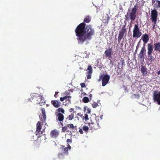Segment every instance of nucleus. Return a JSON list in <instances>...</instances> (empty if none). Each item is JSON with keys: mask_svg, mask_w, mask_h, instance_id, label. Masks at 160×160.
<instances>
[{"mask_svg": "<svg viewBox=\"0 0 160 160\" xmlns=\"http://www.w3.org/2000/svg\"><path fill=\"white\" fill-rule=\"evenodd\" d=\"M86 26L85 23L82 22L77 26L75 29L76 35L77 37V39L79 44L83 43V37L85 35Z\"/></svg>", "mask_w": 160, "mask_h": 160, "instance_id": "nucleus-1", "label": "nucleus"}, {"mask_svg": "<svg viewBox=\"0 0 160 160\" xmlns=\"http://www.w3.org/2000/svg\"><path fill=\"white\" fill-rule=\"evenodd\" d=\"M85 35L83 37V43L87 40H90L94 35L95 30L91 25L86 26Z\"/></svg>", "mask_w": 160, "mask_h": 160, "instance_id": "nucleus-2", "label": "nucleus"}, {"mask_svg": "<svg viewBox=\"0 0 160 160\" xmlns=\"http://www.w3.org/2000/svg\"><path fill=\"white\" fill-rule=\"evenodd\" d=\"M137 9V7L135 5L131 11H128L127 15L125 16L126 20L128 21L129 20H131V21L134 20L136 17Z\"/></svg>", "mask_w": 160, "mask_h": 160, "instance_id": "nucleus-3", "label": "nucleus"}, {"mask_svg": "<svg viewBox=\"0 0 160 160\" xmlns=\"http://www.w3.org/2000/svg\"><path fill=\"white\" fill-rule=\"evenodd\" d=\"M147 49V54L148 55L149 60L151 62H152L154 60V57L152 56V53L153 51V45L152 44L149 43L148 44Z\"/></svg>", "mask_w": 160, "mask_h": 160, "instance_id": "nucleus-4", "label": "nucleus"}, {"mask_svg": "<svg viewBox=\"0 0 160 160\" xmlns=\"http://www.w3.org/2000/svg\"><path fill=\"white\" fill-rule=\"evenodd\" d=\"M142 34V32L140 31L138 24H135L133 30V37L138 38H139Z\"/></svg>", "mask_w": 160, "mask_h": 160, "instance_id": "nucleus-5", "label": "nucleus"}, {"mask_svg": "<svg viewBox=\"0 0 160 160\" xmlns=\"http://www.w3.org/2000/svg\"><path fill=\"white\" fill-rule=\"evenodd\" d=\"M153 99L155 102H157L158 105H160V91L158 92L157 91L153 92Z\"/></svg>", "mask_w": 160, "mask_h": 160, "instance_id": "nucleus-6", "label": "nucleus"}, {"mask_svg": "<svg viewBox=\"0 0 160 160\" xmlns=\"http://www.w3.org/2000/svg\"><path fill=\"white\" fill-rule=\"evenodd\" d=\"M126 29L124 27H122L121 29L119 30L118 36V43H120L121 40L124 36V35L126 33Z\"/></svg>", "mask_w": 160, "mask_h": 160, "instance_id": "nucleus-7", "label": "nucleus"}, {"mask_svg": "<svg viewBox=\"0 0 160 160\" xmlns=\"http://www.w3.org/2000/svg\"><path fill=\"white\" fill-rule=\"evenodd\" d=\"M158 12L156 10L154 9L151 11V17L152 21H157Z\"/></svg>", "mask_w": 160, "mask_h": 160, "instance_id": "nucleus-8", "label": "nucleus"}, {"mask_svg": "<svg viewBox=\"0 0 160 160\" xmlns=\"http://www.w3.org/2000/svg\"><path fill=\"white\" fill-rule=\"evenodd\" d=\"M110 78V75L107 74L104 75L102 79V85L104 87L108 82Z\"/></svg>", "mask_w": 160, "mask_h": 160, "instance_id": "nucleus-9", "label": "nucleus"}, {"mask_svg": "<svg viewBox=\"0 0 160 160\" xmlns=\"http://www.w3.org/2000/svg\"><path fill=\"white\" fill-rule=\"evenodd\" d=\"M59 134V131L56 129L52 130L50 132V137L54 139H56Z\"/></svg>", "mask_w": 160, "mask_h": 160, "instance_id": "nucleus-10", "label": "nucleus"}, {"mask_svg": "<svg viewBox=\"0 0 160 160\" xmlns=\"http://www.w3.org/2000/svg\"><path fill=\"white\" fill-rule=\"evenodd\" d=\"M65 92L67 94V96L63 97L60 98V100L61 102H63L64 101V100L67 99L66 101H68V103H70L71 100L70 98H71V97L69 96L70 93L67 91H66Z\"/></svg>", "mask_w": 160, "mask_h": 160, "instance_id": "nucleus-11", "label": "nucleus"}, {"mask_svg": "<svg viewBox=\"0 0 160 160\" xmlns=\"http://www.w3.org/2000/svg\"><path fill=\"white\" fill-rule=\"evenodd\" d=\"M88 72L87 73V79H90L91 78V75L92 73V69L91 65L88 66L87 69V70Z\"/></svg>", "mask_w": 160, "mask_h": 160, "instance_id": "nucleus-12", "label": "nucleus"}, {"mask_svg": "<svg viewBox=\"0 0 160 160\" xmlns=\"http://www.w3.org/2000/svg\"><path fill=\"white\" fill-rule=\"evenodd\" d=\"M67 127L70 130V132H75L77 130V127L76 126H74L72 124H67Z\"/></svg>", "mask_w": 160, "mask_h": 160, "instance_id": "nucleus-13", "label": "nucleus"}, {"mask_svg": "<svg viewBox=\"0 0 160 160\" xmlns=\"http://www.w3.org/2000/svg\"><path fill=\"white\" fill-rule=\"evenodd\" d=\"M112 49L111 48L109 47V48L105 50L104 52V54L106 57L109 58H112Z\"/></svg>", "mask_w": 160, "mask_h": 160, "instance_id": "nucleus-14", "label": "nucleus"}, {"mask_svg": "<svg viewBox=\"0 0 160 160\" xmlns=\"http://www.w3.org/2000/svg\"><path fill=\"white\" fill-rule=\"evenodd\" d=\"M56 115V118L57 120H58L60 122H63L64 120V115L61 113H55Z\"/></svg>", "mask_w": 160, "mask_h": 160, "instance_id": "nucleus-15", "label": "nucleus"}, {"mask_svg": "<svg viewBox=\"0 0 160 160\" xmlns=\"http://www.w3.org/2000/svg\"><path fill=\"white\" fill-rule=\"evenodd\" d=\"M41 112L42 114V117L40 119L42 121V123H45L46 122V111L44 108H41Z\"/></svg>", "mask_w": 160, "mask_h": 160, "instance_id": "nucleus-16", "label": "nucleus"}, {"mask_svg": "<svg viewBox=\"0 0 160 160\" xmlns=\"http://www.w3.org/2000/svg\"><path fill=\"white\" fill-rule=\"evenodd\" d=\"M51 103L54 107L57 108L60 107L61 102L58 100H52Z\"/></svg>", "mask_w": 160, "mask_h": 160, "instance_id": "nucleus-17", "label": "nucleus"}, {"mask_svg": "<svg viewBox=\"0 0 160 160\" xmlns=\"http://www.w3.org/2000/svg\"><path fill=\"white\" fill-rule=\"evenodd\" d=\"M89 126L91 128V129H97L99 127L98 123L96 121L95 122H92L89 124Z\"/></svg>", "mask_w": 160, "mask_h": 160, "instance_id": "nucleus-18", "label": "nucleus"}, {"mask_svg": "<svg viewBox=\"0 0 160 160\" xmlns=\"http://www.w3.org/2000/svg\"><path fill=\"white\" fill-rule=\"evenodd\" d=\"M152 3L153 4V7L155 8H160V1L152 0Z\"/></svg>", "mask_w": 160, "mask_h": 160, "instance_id": "nucleus-19", "label": "nucleus"}, {"mask_svg": "<svg viewBox=\"0 0 160 160\" xmlns=\"http://www.w3.org/2000/svg\"><path fill=\"white\" fill-rule=\"evenodd\" d=\"M142 39L144 44L147 43L149 40L148 35L146 33L143 34L142 36Z\"/></svg>", "mask_w": 160, "mask_h": 160, "instance_id": "nucleus-20", "label": "nucleus"}, {"mask_svg": "<svg viewBox=\"0 0 160 160\" xmlns=\"http://www.w3.org/2000/svg\"><path fill=\"white\" fill-rule=\"evenodd\" d=\"M153 48L154 51L160 52V42L154 43Z\"/></svg>", "mask_w": 160, "mask_h": 160, "instance_id": "nucleus-21", "label": "nucleus"}, {"mask_svg": "<svg viewBox=\"0 0 160 160\" xmlns=\"http://www.w3.org/2000/svg\"><path fill=\"white\" fill-rule=\"evenodd\" d=\"M141 72L143 76L146 75L147 73L146 68L143 65L141 66Z\"/></svg>", "mask_w": 160, "mask_h": 160, "instance_id": "nucleus-22", "label": "nucleus"}, {"mask_svg": "<svg viewBox=\"0 0 160 160\" xmlns=\"http://www.w3.org/2000/svg\"><path fill=\"white\" fill-rule=\"evenodd\" d=\"M146 49L144 47H143L141 49L139 54V57L140 59H142L144 56L145 53L144 52H146Z\"/></svg>", "mask_w": 160, "mask_h": 160, "instance_id": "nucleus-23", "label": "nucleus"}, {"mask_svg": "<svg viewBox=\"0 0 160 160\" xmlns=\"http://www.w3.org/2000/svg\"><path fill=\"white\" fill-rule=\"evenodd\" d=\"M42 129V125L41 122L40 121H38L36 124V131L38 132V134L40 133V131Z\"/></svg>", "mask_w": 160, "mask_h": 160, "instance_id": "nucleus-24", "label": "nucleus"}, {"mask_svg": "<svg viewBox=\"0 0 160 160\" xmlns=\"http://www.w3.org/2000/svg\"><path fill=\"white\" fill-rule=\"evenodd\" d=\"M42 97L41 96H38L35 97V100L37 101L36 103L37 104H39L40 105L41 100H42Z\"/></svg>", "mask_w": 160, "mask_h": 160, "instance_id": "nucleus-25", "label": "nucleus"}, {"mask_svg": "<svg viewBox=\"0 0 160 160\" xmlns=\"http://www.w3.org/2000/svg\"><path fill=\"white\" fill-rule=\"evenodd\" d=\"M62 148L63 149L62 151L63 153H66L67 154L68 153V148L67 147H65V146L63 145H61V146Z\"/></svg>", "mask_w": 160, "mask_h": 160, "instance_id": "nucleus-26", "label": "nucleus"}, {"mask_svg": "<svg viewBox=\"0 0 160 160\" xmlns=\"http://www.w3.org/2000/svg\"><path fill=\"white\" fill-rule=\"evenodd\" d=\"M91 21V18L88 16H87L84 18L83 20V22L85 23H88Z\"/></svg>", "mask_w": 160, "mask_h": 160, "instance_id": "nucleus-27", "label": "nucleus"}, {"mask_svg": "<svg viewBox=\"0 0 160 160\" xmlns=\"http://www.w3.org/2000/svg\"><path fill=\"white\" fill-rule=\"evenodd\" d=\"M56 111L58 112V113L61 112V113L62 114H64L65 113L64 110L61 108H58L56 110Z\"/></svg>", "mask_w": 160, "mask_h": 160, "instance_id": "nucleus-28", "label": "nucleus"}, {"mask_svg": "<svg viewBox=\"0 0 160 160\" xmlns=\"http://www.w3.org/2000/svg\"><path fill=\"white\" fill-rule=\"evenodd\" d=\"M68 127H67V125L64 127H62V131L63 132H65L66 131H69V130H68Z\"/></svg>", "mask_w": 160, "mask_h": 160, "instance_id": "nucleus-29", "label": "nucleus"}, {"mask_svg": "<svg viewBox=\"0 0 160 160\" xmlns=\"http://www.w3.org/2000/svg\"><path fill=\"white\" fill-rule=\"evenodd\" d=\"M83 102L85 103H87L89 101V98L87 97H84V98L82 99Z\"/></svg>", "mask_w": 160, "mask_h": 160, "instance_id": "nucleus-30", "label": "nucleus"}, {"mask_svg": "<svg viewBox=\"0 0 160 160\" xmlns=\"http://www.w3.org/2000/svg\"><path fill=\"white\" fill-rule=\"evenodd\" d=\"M82 129L86 133L88 132L89 128L86 126H84L82 127Z\"/></svg>", "mask_w": 160, "mask_h": 160, "instance_id": "nucleus-31", "label": "nucleus"}, {"mask_svg": "<svg viewBox=\"0 0 160 160\" xmlns=\"http://www.w3.org/2000/svg\"><path fill=\"white\" fill-rule=\"evenodd\" d=\"M45 103V100L44 98L42 97V100H41L40 105L42 106L43 105H44Z\"/></svg>", "mask_w": 160, "mask_h": 160, "instance_id": "nucleus-32", "label": "nucleus"}, {"mask_svg": "<svg viewBox=\"0 0 160 160\" xmlns=\"http://www.w3.org/2000/svg\"><path fill=\"white\" fill-rule=\"evenodd\" d=\"M74 116V114L72 113L71 115H69V116L68 117V119L69 120H71L73 118Z\"/></svg>", "mask_w": 160, "mask_h": 160, "instance_id": "nucleus-33", "label": "nucleus"}, {"mask_svg": "<svg viewBox=\"0 0 160 160\" xmlns=\"http://www.w3.org/2000/svg\"><path fill=\"white\" fill-rule=\"evenodd\" d=\"M83 119H84L85 121H87L88 120V116L87 114H85L84 116H83L82 118Z\"/></svg>", "mask_w": 160, "mask_h": 160, "instance_id": "nucleus-34", "label": "nucleus"}, {"mask_svg": "<svg viewBox=\"0 0 160 160\" xmlns=\"http://www.w3.org/2000/svg\"><path fill=\"white\" fill-rule=\"evenodd\" d=\"M36 132V135L37 136V135H38V138H39V137H41V135H42L43 134V132H42V131H41V130L40 131V133H39L38 134V132Z\"/></svg>", "mask_w": 160, "mask_h": 160, "instance_id": "nucleus-35", "label": "nucleus"}, {"mask_svg": "<svg viewBox=\"0 0 160 160\" xmlns=\"http://www.w3.org/2000/svg\"><path fill=\"white\" fill-rule=\"evenodd\" d=\"M92 106L93 108H96L98 106V104L97 103L94 102L92 104Z\"/></svg>", "mask_w": 160, "mask_h": 160, "instance_id": "nucleus-36", "label": "nucleus"}, {"mask_svg": "<svg viewBox=\"0 0 160 160\" xmlns=\"http://www.w3.org/2000/svg\"><path fill=\"white\" fill-rule=\"evenodd\" d=\"M120 63H121L122 66L124 65L125 62L123 58L120 61Z\"/></svg>", "mask_w": 160, "mask_h": 160, "instance_id": "nucleus-37", "label": "nucleus"}, {"mask_svg": "<svg viewBox=\"0 0 160 160\" xmlns=\"http://www.w3.org/2000/svg\"><path fill=\"white\" fill-rule=\"evenodd\" d=\"M80 85L82 88H85L86 87L85 84L84 83H81Z\"/></svg>", "mask_w": 160, "mask_h": 160, "instance_id": "nucleus-38", "label": "nucleus"}, {"mask_svg": "<svg viewBox=\"0 0 160 160\" xmlns=\"http://www.w3.org/2000/svg\"><path fill=\"white\" fill-rule=\"evenodd\" d=\"M152 22H153V27L152 28H155L156 24L157 22V21H152Z\"/></svg>", "mask_w": 160, "mask_h": 160, "instance_id": "nucleus-39", "label": "nucleus"}, {"mask_svg": "<svg viewBox=\"0 0 160 160\" xmlns=\"http://www.w3.org/2000/svg\"><path fill=\"white\" fill-rule=\"evenodd\" d=\"M82 129L79 128V132L81 134H82L83 133V131L82 130Z\"/></svg>", "mask_w": 160, "mask_h": 160, "instance_id": "nucleus-40", "label": "nucleus"}, {"mask_svg": "<svg viewBox=\"0 0 160 160\" xmlns=\"http://www.w3.org/2000/svg\"><path fill=\"white\" fill-rule=\"evenodd\" d=\"M139 42L138 43V45H137V46H136V52H137L138 49L139 48Z\"/></svg>", "mask_w": 160, "mask_h": 160, "instance_id": "nucleus-41", "label": "nucleus"}, {"mask_svg": "<svg viewBox=\"0 0 160 160\" xmlns=\"http://www.w3.org/2000/svg\"><path fill=\"white\" fill-rule=\"evenodd\" d=\"M72 140L71 139H68L67 140V142L68 143H71Z\"/></svg>", "mask_w": 160, "mask_h": 160, "instance_id": "nucleus-42", "label": "nucleus"}, {"mask_svg": "<svg viewBox=\"0 0 160 160\" xmlns=\"http://www.w3.org/2000/svg\"><path fill=\"white\" fill-rule=\"evenodd\" d=\"M31 98H32V99H35V97H37L36 96H35L34 94H32L31 95Z\"/></svg>", "mask_w": 160, "mask_h": 160, "instance_id": "nucleus-43", "label": "nucleus"}, {"mask_svg": "<svg viewBox=\"0 0 160 160\" xmlns=\"http://www.w3.org/2000/svg\"><path fill=\"white\" fill-rule=\"evenodd\" d=\"M78 116H80L82 118H83V116L82 115L81 113H78Z\"/></svg>", "mask_w": 160, "mask_h": 160, "instance_id": "nucleus-44", "label": "nucleus"}, {"mask_svg": "<svg viewBox=\"0 0 160 160\" xmlns=\"http://www.w3.org/2000/svg\"><path fill=\"white\" fill-rule=\"evenodd\" d=\"M58 92H55V95H54V97H55V98H57V95L58 93Z\"/></svg>", "mask_w": 160, "mask_h": 160, "instance_id": "nucleus-45", "label": "nucleus"}, {"mask_svg": "<svg viewBox=\"0 0 160 160\" xmlns=\"http://www.w3.org/2000/svg\"><path fill=\"white\" fill-rule=\"evenodd\" d=\"M67 148H68V149L70 150L71 149V146L70 145L68 144V147Z\"/></svg>", "mask_w": 160, "mask_h": 160, "instance_id": "nucleus-46", "label": "nucleus"}, {"mask_svg": "<svg viewBox=\"0 0 160 160\" xmlns=\"http://www.w3.org/2000/svg\"><path fill=\"white\" fill-rule=\"evenodd\" d=\"M74 110V109L73 108H71L69 109V111L70 112H72V111H73Z\"/></svg>", "mask_w": 160, "mask_h": 160, "instance_id": "nucleus-47", "label": "nucleus"}, {"mask_svg": "<svg viewBox=\"0 0 160 160\" xmlns=\"http://www.w3.org/2000/svg\"><path fill=\"white\" fill-rule=\"evenodd\" d=\"M109 18L108 17H107V21H106V22H107V23H108V21H109Z\"/></svg>", "mask_w": 160, "mask_h": 160, "instance_id": "nucleus-48", "label": "nucleus"}, {"mask_svg": "<svg viewBox=\"0 0 160 160\" xmlns=\"http://www.w3.org/2000/svg\"><path fill=\"white\" fill-rule=\"evenodd\" d=\"M60 156H63L62 154V153H60V154H58V157H60Z\"/></svg>", "mask_w": 160, "mask_h": 160, "instance_id": "nucleus-49", "label": "nucleus"}, {"mask_svg": "<svg viewBox=\"0 0 160 160\" xmlns=\"http://www.w3.org/2000/svg\"><path fill=\"white\" fill-rule=\"evenodd\" d=\"M92 94H90L89 95V96L90 97V99H91V98L92 97Z\"/></svg>", "mask_w": 160, "mask_h": 160, "instance_id": "nucleus-50", "label": "nucleus"}, {"mask_svg": "<svg viewBox=\"0 0 160 160\" xmlns=\"http://www.w3.org/2000/svg\"><path fill=\"white\" fill-rule=\"evenodd\" d=\"M102 76H100V78H99V79L98 80V81H100L101 79H102Z\"/></svg>", "mask_w": 160, "mask_h": 160, "instance_id": "nucleus-51", "label": "nucleus"}, {"mask_svg": "<svg viewBox=\"0 0 160 160\" xmlns=\"http://www.w3.org/2000/svg\"><path fill=\"white\" fill-rule=\"evenodd\" d=\"M158 74L159 75L160 74V70L158 72Z\"/></svg>", "mask_w": 160, "mask_h": 160, "instance_id": "nucleus-52", "label": "nucleus"}, {"mask_svg": "<svg viewBox=\"0 0 160 160\" xmlns=\"http://www.w3.org/2000/svg\"><path fill=\"white\" fill-rule=\"evenodd\" d=\"M42 131V132H45V129H43Z\"/></svg>", "mask_w": 160, "mask_h": 160, "instance_id": "nucleus-53", "label": "nucleus"}, {"mask_svg": "<svg viewBox=\"0 0 160 160\" xmlns=\"http://www.w3.org/2000/svg\"><path fill=\"white\" fill-rule=\"evenodd\" d=\"M110 63H112V65H113V62L112 61H110Z\"/></svg>", "mask_w": 160, "mask_h": 160, "instance_id": "nucleus-54", "label": "nucleus"}, {"mask_svg": "<svg viewBox=\"0 0 160 160\" xmlns=\"http://www.w3.org/2000/svg\"><path fill=\"white\" fill-rule=\"evenodd\" d=\"M137 52H136V50L134 53V54H136L137 53Z\"/></svg>", "mask_w": 160, "mask_h": 160, "instance_id": "nucleus-55", "label": "nucleus"}, {"mask_svg": "<svg viewBox=\"0 0 160 160\" xmlns=\"http://www.w3.org/2000/svg\"><path fill=\"white\" fill-rule=\"evenodd\" d=\"M83 93L84 94V95H86V93H85V92H83Z\"/></svg>", "mask_w": 160, "mask_h": 160, "instance_id": "nucleus-56", "label": "nucleus"}, {"mask_svg": "<svg viewBox=\"0 0 160 160\" xmlns=\"http://www.w3.org/2000/svg\"><path fill=\"white\" fill-rule=\"evenodd\" d=\"M33 140V141H34V140H34V139H33V140Z\"/></svg>", "mask_w": 160, "mask_h": 160, "instance_id": "nucleus-57", "label": "nucleus"}, {"mask_svg": "<svg viewBox=\"0 0 160 160\" xmlns=\"http://www.w3.org/2000/svg\"><path fill=\"white\" fill-rule=\"evenodd\" d=\"M61 124H62V125H63V124L62 123H61Z\"/></svg>", "mask_w": 160, "mask_h": 160, "instance_id": "nucleus-58", "label": "nucleus"}, {"mask_svg": "<svg viewBox=\"0 0 160 160\" xmlns=\"http://www.w3.org/2000/svg\"><path fill=\"white\" fill-rule=\"evenodd\" d=\"M90 111H89V113H90Z\"/></svg>", "mask_w": 160, "mask_h": 160, "instance_id": "nucleus-59", "label": "nucleus"}]
</instances>
